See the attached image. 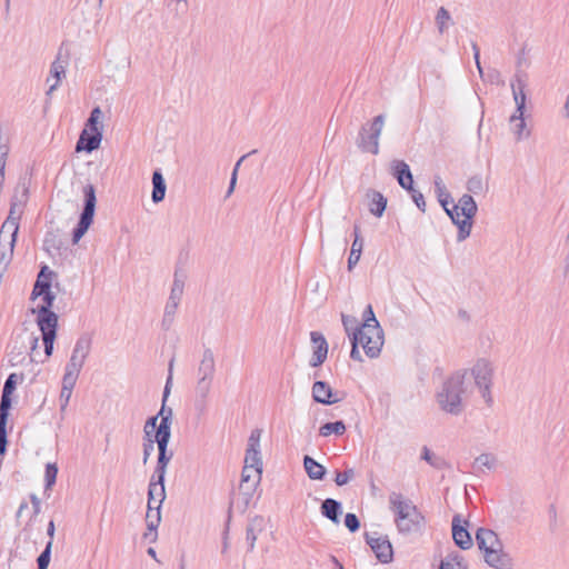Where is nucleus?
Returning a JSON list of instances; mask_svg holds the SVG:
<instances>
[{"label":"nucleus","instance_id":"nucleus-61","mask_svg":"<svg viewBox=\"0 0 569 569\" xmlns=\"http://www.w3.org/2000/svg\"><path fill=\"white\" fill-rule=\"evenodd\" d=\"M421 458L432 467H439V459L427 447H423Z\"/></svg>","mask_w":569,"mask_h":569},{"label":"nucleus","instance_id":"nucleus-44","mask_svg":"<svg viewBox=\"0 0 569 569\" xmlns=\"http://www.w3.org/2000/svg\"><path fill=\"white\" fill-rule=\"evenodd\" d=\"M102 111L99 107L92 109L89 119L87 120L86 128L91 132H102Z\"/></svg>","mask_w":569,"mask_h":569},{"label":"nucleus","instance_id":"nucleus-49","mask_svg":"<svg viewBox=\"0 0 569 569\" xmlns=\"http://www.w3.org/2000/svg\"><path fill=\"white\" fill-rule=\"evenodd\" d=\"M439 569H466V566L459 555H452L441 561Z\"/></svg>","mask_w":569,"mask_h":569},{"label":"nucleus","instance_id":"nucleus-62","mask_svg":"<svg viewBox=\"0 0 569 569\" xmlns=\"http://www.w3.org/2000/svg\"><path fill=\"white\" fill-rule=\"evenodd\" d=\"M410 192H411L412 200L417 204V207L421 211H425L426 201H425L423 194L415 189L410 190Z\"/></svg>","mask_w":569,"mask_h":569},{"label":"nucleus","instance_id":"nucleus-55","mask_svg":"<svg viewBox=\"0 0 569 569\" xmlns=\"http://www.w3.org/2000/svg\"><path fill=\"white\" fill-rule=\"evenodd\" d=\"M157 416L158 419L160 418V422L158 423L157 430H159L162 427L163 422H166L168 430L170 431L172 410L170 408L166 409L164 406H162L161 410Z\"/></svg>","mask_w":569,"mask_h":569},{"label":"nucleus","instance_id":"nucleus-24","mask_svg":"<svg viewBox=\"0 0 569 569\" xmlns=\"http://www.w3.org/2000/svg\"><path fill=\"white\" fill-rule=\"evenodd\" d=\"M392 169L398 183L408 191L412 190L413 178L409 166L402 160H395L392 162Z\"/></svg>","mask_w":569,"mask_h":569},{"label":"nucleus","instance_id":"nucleus-3","mask_svg":"<svg viewBox=\"0 0 569 569\" xmlns=\"http://www.w3.org/2000/svg\"><path fill=\"white\" fill-rule=\"evenodd\" d=\"M468 371H458L449 377L437 395V402L441 410L458 416L463 411V396L466 393L465 380Z\"/></svg>","mask_w":569,"mask_h":569},{"label":"nucleus","instance_id":"nucleus-63","mask_svg":"<svg viewBox=\"0 0 569 569\" xmlns=\"http://www.w3.org/2000/svg\"><path fill=\"white\" fill-rule=\"evenodd\" d=\"M471 48L473 51V59H475L479 76L483 79V70H482V67L480 63V49L476 42L471 43Z\"/></svg>","mask_w":569,"mask_h":569},{"label":"nucleus","instance_id":"nucleus-5","mask_svg":"<svg viewBox=\"0 0 569 569\" xmlns=\"http://www.w3.org/2000/svg\"><path fill=\"white\" fill-rule=\"evenodd\" d=\"M495 373V366L492 361L487 358H479L470 368V375L473 378L475 385L479 389V392L483 401L491 406L493 402L491 387Z\"/></svg>","mask_w":569,"mask_h":569},{"label":"nucleus","instance_id":"nucleus-36","mask_svg":"<svg viewBox=\"0 0 569 569\" xmlns=\"http://www.w3.org/2000/svg\"><path fill=\"white\" fill-rule=\"evenodd\" d=\"M368 196L370 197L369 211L376 217H381L386 210L387 199L378 191H371Z\"/></svg>","mask_w":569,"mask_h":569},{"label":"nucleus","instance_id":"nucleus-38","mask_svg":"<svg viewBox=\"0 0 569 569\" xmlns=\"http://www.w3.org/2000/svg\"><path fill=\"white\" fill-rule=\"evenodd\" d=\"M435 20H436V24H437V28H438V31L440 34H443L445 32H447L449 27L451 24H453L451 14L445 7H440L437 10Z\"/></svg>","mask_w":569,"mask_h":569},{"label":"nucleus","instance_id":"nucleus-35","mask_svg":"<svg viewBox=\"0 0 569 569\" xmlns=\"http://www.w3.org/2000/svg\"><path fill=\"white\" fill-rule=\"evenodd\" d=\"M183 290H184V274L179 271H176L168 299L171 300L172 302L180 303L182 296H183Z\"/></svg>","mask_w":569,"mask_h":569},{"label":"nucleus","instance_id":"nucleus-34","mask_svg":"<svg viewBox=\"0 0 569 569\" xmlns=\"http://www.w3.org/2000/svg\"><path fill=\"white\" fill-rule=\"evenodd\" d=\"M77 381L68 380V379H61V390L59 395V405H60V412L64 413L68 405L70 402L73 388L76 387Z\"/></svg>","mask_w":569,"mask_h":569},{"label":"nucleus","instance_id":"nucleus-50","mask_svg":"<svg viewBox=\"0 0 569 569\" xmlns=\"http://www.w3.org/2000/svg\"><path fill=\"white\" fill-rule=\"evenodd\" d=\"M158 428V416L150 417L143 427V442H148V439H154V435Z\"/></svg>","mask_w":569,"mask_h":569},{"label":"nucleus","instance_id":"nucleus-19","mask_svg":"<svg viewBox=\"0 0 569 569\" xmlns=\"http://www.w3.org/2000/svg\"><path fill=\"white\" fill-rule=\"evenodd\" d=\"M510 87L512 91V98L516 104V110L513 113L525 114L527 102L526 80L520 74H516L510 83Z\"/></svg>","mask_w":569,"mask_h":569},{"label":"nucleus","instance_id":"nucleus-45","mask_svg":"<svg viewBox=\"0 0 569 569\" xmlns=\"http://www.w3.org/2000/svg\"><path fill=\"white\" fill-rule=\"evenodd\" d=\"M179 305V302H172L169 299L167 300L162 318V327L164 329L168 330L172 326Z\"/></svg>","mask_w":569,"mask_h":569},{"label":"nucleus","instance_id":"nucleus-7","mask_svg":"<svg viewBox=\"0 0 569 569\" xmlns=\"http://www.w3.org/2000/svg\"><path fill=\"white\" fill-rule=\"evenodd\" d=\"M39 339L38 335L28 332L27 329L18 333L10 345L9 363L13 367L19 366L24 361L27 353L32 357L39 346Z\"/></svg>","mask_w":569,"mask_h":569},{"label":"nucleus","instance_id":"nucleus-37","mask_svg":"<svg viewBox=\"0 0 569 569\" xmlns=\"http://www.w3.org/2000/svg\"><path fill=\"white\" fill-rule=\"evenodd\" d=\"M262 531V520L261 519H254L252 520L246 530V541L248 543L249 551H252L256 546V541Z\"/></svg>","mask_w":569,"mask_h":569},{"label":"nucleus","instance_id":"nucleus-58","mask_svg":"<svg viewBox=\"0 0 569 569\" xmlns=\"http://www.w3.org/2000/svg\"><path fill=\"white\" fill-rule=\"evenodd\" d=\"M246 156H242L236 163L233 170H232V173H231V179H230V184H229V189L227 191V197H229L233 190H234V186L237 183V174H238V170H239V167L242 162V160L244 159Z\"/></svg>","mask_w":569,"mask_h":569},{"label":"nucleus","instance_id":"nucleus-12","mask_svg":"<svg viewBox=\"0 0 569 569\" xmlns=\"http://www.w3.org/2000/svg\"><path fill=\"white\" fill-rule=\"evenodd\" d=\"M261 433L262 431L260 429H254L251 431L248 439L243 467L259 469L262 471V459L260 453Z\"/></svg>","mask_w":569,"mask_h":569},{"label":"nucleus","instance_id":"nucleus-54","mask_svg":"<svg viewBox=\"0 0 569 569\" xmlns=\"http://www.w3.org/2000/svg\"><path fill=\"white\" fill-rule=\"evenodd\" d=\"M58 467L56 463H48L46 466V489H50L57 480Z\"/></svg>","mask_w":569,"mask_h":569},{"label":"nucleus","instance_id":"nucleus-47","mask_svg":"<svg viewBox=\"0 0 569 569\" xmlns=\"http://www.w3.org/2000/svg\"><path fill=\"white\" fill-rule=\"evenodd\" d=\"M363 249V240H353L348 258V270H352L359 262Z\"/></svg>","mask_w":569,"mask_h":569},{"label":"nucleus","instance_id":"nucleus-22","mask_svg":"<svg viewBox=\"0 0 569 569\" xmlns=\"http://www.w3.org/2000/svg\"><path fill=\"white\" fill-rule=\"evenodd\" d=\"M101 140L102 132H91L88 129H83L76 144V151L80 152L84 150L87 152H92L100 147Z\"/></svg>","mask_w":569,"mask_h":569},{"label":"nucleus","instance_id":"nucleus-11","mask_svg":"<svg viewBox=\"0 0 569 569\" xmlns=\"http://www.w3.org/2000/svg\"><path fill=\"white\" fill-rule=\"evenodd\" d=\"M171 431L168 430L166 422H163L162 427L156 431L154 440H157L158 446V461L154 469V476L160 480H164L167 466L172 458V453L167 452L168 443L170 440Z\"/></svg>","mask_w":569,"mask_h":569},{"label":"nucleus","instance_id":"nucleus-57","mask_svg":"<svg viewBox=\"0 0 569 569\" xmlns=\"http://www.w3.org/2000/svg\"><path fill=\"white\" fill-rule=\"evenodd\" d=\"M345 525L351 531L355 532L359 529L360 522L355 513H347L345 517Z\"/></svg>","mask_w":569,"mask_h":569},{"label":"nucleus","instance_id":"nucleus-15","mask_svg":"<svg viewBox=\"0 0 569 569\" xmlns=\"http://www.w3.org/2000/svg\"><path fill=\"white\" fill-rule=\"evenodd\" d=\"M262 472L259 469L243 467L241 472L240 490L246 497V503L252 498L261 481Z\"/></svg>","mask_w":569,"mask_h":569},{"label":"nucleus","instance_id":"nucleus-27","mask_svg":"<svg viewBox=\"0 0 569 569\" xmlns=\"http://www.w3.org/2000/svg\"><path fill=\"white\" fill-rule=\"evenodd\" d=\"M166 499L164 480H160L157 476H152L149 490H148V503L152 506H161Z\"/></svg>","mask_w":569,"mask_h":569},{"label":"nucleus","instance_id":"nucleus-13","mask_svg":"<svg viewBox=\"0 0 569 569\" xmlns=\"http://www.w3.org/2000/svg\"><path fill=\"white\" fill-rule=\"evenodd\" d=\"M68 67V58L62 57L61 52H59L54 59V61L50 66L49 76L47 78V83L49 84L47 94H52L53 91H56L61 81L66 78Z\"/></svg>","mask_w":569,"mask_h":569},{"label":"nucleus","instance_id":"nucleus-31","mask_svg":"<svg viewBox=\"0 0 569 569\" xmlns=\"http://www.w3.org/2000/svg\"><path fill=\"white\" fill-rule=\"evenodd\" d=\"M321 513L332 522L339 523L341 503L335 499L328 498L321 505Z\"/></svg>","mask_w":569,"mask_h":569},{"label":"nucleus","instance_id":"nucleus-4","mask_svg":"<svg viewBox=\"0 0 569 569\" xmlns=\"http://www.w3.org/2000/svg\"><path fill=\"white\" fill-rule=\"evenodd\" d=\"M477 211L475 199L467 193L461 196L456 204L447 209V214L458 228V242L465 241L470 236Z\"/></svg>","mask_w":569,"mask_h":569},{"label":"nucleus","instance_id":"nucleus-39","mask_svg":"<svg viewBox=\"0 0 569 569\" xmlns=\"http://www.w3.org/2000/svg\"><path fill=\"white\" fill-rule=\"evenodd\" d=\"M346 425L342 420L335 422H327L319 428L321 437H329L331 435L342 436L346 432Z\"/></svg>","mask_w":569,"mask_h":569},{"label":"nucleus","instance_id":"nucleus-42","mask_svg":"<svg viewBox=\"0 0 569 569\" xmlns=\"http://www.w3.org/2000/svg\"><path fill=\"white\" fill-rule=\"evenodd\" d=\"M497 459L493 455L482 453L473 462L475 470L482 472L485 469L491 470L496 467Z\"/></svg>","mask_w":569,"mask_h":569},{"label":"nucleus","instance_id":"nucleus-48","mask_svg":"<svg viewBox=\"0 0 569 569\" xmlns=\"http://www.w3.org/2000/svg\"><path fill=\"white\" fill-rule=\"evenodd\" d=\"M341 321L343 325V328L350 339L353 338V333H356L360 326H358V320L353 316H347L345 313L341 315Z\"/></svg>","mask_w":569,"mask_h":569},{"label":"nucleus","instance_id":"nucleus-40","mask_svg":"<svg viewBox=\"0 0 569 569\" xmlns=\"http://www.w3.org/2000/svg\"><path fill=\"white\" fill-rule=\"evenodd\" d=\"M433 184L438 200L447 212V209H449L448 206L450 203V193L448 192L442 179L439 176L435 178Z\"/></svg>","mask_w":569,"mask_h":569},{"label":"nucleus","instance_id":"nucleus-16","mask_svg":"<svg viewBox=\"0 0 569 569\" xmlns=\"http://www.w3.org/2000/svg\"><path fill=\"white\" fill-rule=\"evenodd\" d=\"M468 521L462 519L460 515H456L452 519V538L455 543L463 549L468 550L472 547V538L467 529Z\"/></svg>","mask_w":569,"mask_h":569},{"label":"nucleus","instance_id":"nucleus-46","mask_svg":"<svg viewBox=\"0 0 569 569\" xmlns=\"http://www.w3.org/2000/svg\"><path fill=\"white\" fill-rule=\"evenodd\" d=\"M9 416V408L0 407V453L3 455L7 446L6 425Z\"/></svg>","mask_w":569,"mask_h":569},{"label":"nucleus","instance_id":"nucleus-60","mask_svg":"<svg viewBox=\"0 0 569 569\" xmlns=\"http://www.w3.org/2000/svg\"><path fill=\"white\" fill-rule=\"evenodd\" d=\"M154 443H157V440L154 439H148V442H143V463H147L150 456L152 455L154 450Z\"/></svg>","mask_w":569,"mask_h":569},{"label":"nucleus","instance_id":"nucleus-33","mask_svg":"<svg viewBox=\"0 0 569 569\" xmlns=\"http://www.w3.org/2000/svg\"><path fill=\"white\" fill-rule=\"evenodd\" d=\"M152 186H153L152 196H151L152 201L154 203H158L164 199L166 190H167L164 178L159 170H156L152 173Z\"/></svg>","mask_w":569,"mask_h":569},{"label":"nucleus","instance_id":"nucleus-52","mask_svg":"<svg viewBox=\"0 0 569 569\" xmlns=\"http://www.w3.org/2000/svg\"><path fill=\"white\" fill-rule=\"evenodd\" d=\"M356 477V471L353 468H347L345 471L336 472L335 482L337 486L341 487L347 485Z\"/></svg>","mask_w":569,"mask_h":569},{"label":"nucleus","instance_id":"nucleus-28","mask_svg":"<svg viewBox=\"0 0 569 569\" xmlns=\"http://www.w3.org/2000/svg\"><path fill=\"white\" fill-rule=\"evenodd\" d=\"M23 379H24L23 373H14L13 372V373L9 375V377L7 378L4 386H3L0 407L10 409V407H11V398L10 397L13 393V391L16 390L17 385L21 383L23 381Z\"/></svg>","mask_w":569,"mask_h":569},{"label":"nucleus","instance_id":"nucleus-56","mask_svg":"<svg viewBox=\"0 0 569 569\" xmlns=\"http://www.w3.org/2000/svg\"><path fill=\"white\" fill-rule=\"evenodd\" d=\"M9 153V147L4 139L0 137V173H4L6 161Z\"/></svg>","mask_w":569,"mask_h":569},{"label":"nucleus","instance_id":"nucleus-59","mask_svg":"<svg viewBox=\"0 0 569 569\" xmlns=\"http://www.w3.org/2000/svg\"><path fill=\"white\" fill-rule=\"evenodd\" d=\"M13 254V248L0 244V262L10 263Z\"/></svg>","mask_w":569,"mask_h":569},{"label":"nucleus","instance_id":"nucleus-6","mask_svg":"<svg viewBox=\"0 0 569 569\" xmlns=\"http://www.w3.org/2000/svg\"><path fill=\"white\" fill-rule=\"evenodd\" d=\"M91 351V339L83 335L79 337L72 348L70 358L64 366L63 379L78 381L82 368Z\"/></svg>","mask_w":569,"mask_h":569},{"label":"nucleus","instance_id":"nucleus-41","mask_svg":"<svg viewBox=\"0 0 569 569\" xmlns=\"http://www.w3.org/2000/svg\"><path fill=\"white\" fill-rule=\"evenodd\" d=\"M161 506H150L148 503V511L146 515V522H147V529L150 531H156L160 521H161V513H160Z\"/></svg>","mask_w":569,"mask_h":569},{"label":"nucleus","instance_id":"nucleus-43","mask_svg":"<svg viewBox=\"0 0 569 569\" xmlns=\"http://www.w3.org/2000/svg\"><path fill=\"white\" fill-rule=\"evenodd\" d=\"M48 270V267H43L38 276L36 284L32 290V299H38L39 295L51 291L50 282L48 279H44V272Z\"/></svg>","mask_w":569,"mask_h":569},{"label":"nucleus","instance_id":"nucleus-21","mask_svg":"<svg viewBox=\"0 0 569 569\" xmlns=\"http://www.w3.org/2000/svg\"><path fill=\"white\" fill-rule=\"evenodd\" d=\"M509 127L517 142L526 140L531 136V129L526 123L525 114L512 113L509 117Z\"/></svg>","mask_w":569,"mask_h":569},{"label":"nucleus","instance_id":"nucleus-30","mask_svg":"<svg viewBox=\"0 0 569 569\" xmlns=\"http://www.w3.org/2000/svg\"><path fill=\"white\" fill-rule=\"evenodd\" d=\"M212 382L213 380L197 379V385L194 388L197 406H200L201 408L206 407L207 399L212 388Z\"/></svg>","mask_w":569,"mask_h":569},{"label":"nucleus","instance_id":"nucleus-17","mask_svg":"<svg viewBox=\"0 0 569 569\" xmlns=\"http://www.w3.org/2000/svg\"><path fill=\"white\" fill-rule=\"evenodd\" d=\"M39 331L41 332V339L44 347L46 358L49 359L54 350V342L57 339L58 323H51L50 319H44L37 323Z\"/></svg>","mask_w":569,"mask_h":569},{"label":"nucleus","instance_id":"nucleus-14","mask_svg":"<svg viewBox=\"0 0 569 569\" xmlns=\"http://www.w3.org/2000/svg\"><path fill=\"white\" fill-rule=\"evenodd\" d=\"M40 303L37 305L31 311L36 316V323H40V321H44V319H50L51 323H58V315L51 311V307L56 299V296L52 291L39 295Z\"/></svg>","mask_w":569,"mask_h":569},{"label":"nucleus","instance_id":"nucleus-23","mask_svg":"<svg viewBox=\"0 0 569 569\" xmlns=\"http://www.w3.org/2000/svg\"><path fill=\"white\" fill-rule=\"evenodd\" d=\"M351 341V352H350V357L351 359L353 360H357V361H362V357H361V353L358 349V346L360 345L365 351V353L369 357V358H377L380 352H381V348L383 346V343H379L378 345V348H377V352L373 355L371 353V351L366 347H370L371 348V342L367 343V338L362 335H359V333H353V338L350 339Z\"/></svg>","mask_w":569,"mask_h":569},{"label":"nucleus","instance_id":"nucleus-2","mask_svg":"<svg viewBox=\"0 0 569 569\" xmlns=\"http://www.w3.org/2000/svg\"><path fill=\"white\" fill-rule=\"evenodd\" d=\"M388 502L399 533H415L425 527V517L412 500L400 492L393 491L389 495Z\"/></svg>","mask_w":569,"mask_h":569},{"label":"nucleus","instance_id":"nucleus-20","mask_svg":"<svg viewBox=\"0 0 569 569\" xmlns=\"http://www.w3.org/2000/svg\"><path fill=\"white\" fill-rule=\"evenodd\" d=\"M311 342L315 345L312 358L310 360L311 367H318L325 362L328 355V343L322 333L312 331L310 333Z\"/></svg>","mask_w":569,"mask_h":569},{"label":"nucleus","instance_id":"nucleus-64","mask_svg":"<svg viewBox=\"0 0 569 569\" xmlns=\"http://www.w3.org/2000/svg\"><path fill=\"white\" fill-rule=\"evenodd\" d=\"M172 369H173V360L170 361L169 363V375H168V378H167V381H166V386H164V390H163V402L166 401L169 392H170V387H171V383H172Z\"/></svg>","mask_w":569,"mask_h":569},{"label":"nucleus","instance_id":"nucleus-1","mask_svg":"<svg viewBox=\"0 0 569 569\" xmlns=\"http://www.w3.org/2000/svg\"><path fill=\"white\" fill-rule=\"evenodd\" d=\"M476 542L482 553L485 563L492 569H515L516 561L499 536L491 529L479 528Z\"/></svg>","mask_w":569,"mask_h":569},{"label":"nucleus","instance_id":"nucleus-32","mask_svg":"<svg viewBox=\"0 0 569 569\" xmlns=\"http://www.w3.org/2000/svg\"><path fill=\"white\" fill-rule=\"evenodd\" d=\"M303 467L308 477L312 480H321L326 475L325 467L309 456H305Z\"/></svg>","mask_w":569,"mask_h":569},{"label":"nucleus","instance_id":"nucleus-51","mask_svg":"<svg viewBox=\"0 0 569 569\" xmlns=\"http://www.w3.org/2000/svg\"><path fill=\"white\" fill-rule=\"evenodd\" d=\"M467 190L473 194H480L485 191V183L480 176H472L467 181Z\"/></svg>","mask_w":569,"mask_h":569},{"label":"nucleus","instance_id":"nucleus-29","mask_svg":"<svg viewBox=\"0 0 569 569\" xmlns=\"http://www.w3.org/2000/svg\"><path fill=\"white\" fill-rule=\"evenodd\" d=\"M214 373L216 363L213 353L210 350H206L198 367L197 379L213 380Z\"/></svg>","mask_w":569,"mask_h":569},{"label":"nucleus","instance_id":"nucleus-9","mask_svg":"<svg viewBox=\"0 0 569 569\" xmlns=\"http://www.w3.org/2000/svg\"><path fill=\"white\" fill-rule=\"evenodd\" d=\"M385 119L383 114H379L373 118L369 127L362 126L358 139V147L362 151L372 154L379 153V139L385 126Z\"/></svg>","mask_w":569,"mask_h":569},{"label":"nucleus","instance_id":"nucleus-8","mask_svg":"<svg viewBox=\"0 0 569 569\" xmlns=\"http://www.w3.org/2000/svg\"><path fill=\"white\" fill-rule=\"evenodd\" d=\"M83 197H84V207L80 214L79 222L73 230L72 242L78 243L79 240L84 236L88 231L89 227L93 221L94 210H96V189L92 184H87L83 187Z\"/></svg>","mask_w":569,"mask_h":569},{"label":"nucleus","instance_id":"nucleus-18","mask_svg":"<svg viewBox=\"0 0 569 569\" xmlns=\"http://www.w3.org/2000/svg\"><path fill=\"white\" fill-rule=\"evenodd\" d=\"M367 543L371 547L377 559L381 563H389L393 558V550L387 538H370L367 536Z\"/></svg>","mask_w":569,"mask_h":569},{"label":"nucleus","instance_id":"nucleus-53","mask_svg":"<svg viewBox=\"0 0 569 569\" xmlns=\"http://www.w3.org/2000/svg\"><path fill=\"white\" fill-rule=\"evenodd\" d=\"M52 541L49 540L44 550L40 553L37 559L38 569H47L50 563Z\"/></svg>","mask_w":569,"mask_h":569},{"label":"nucleus","instance_id":"nucleus-26","mask_svg":"<svg viewBox=\"0 0 569 569\" xmlns=\"http://www.w3.org/2000/svg\"><path fill=\"white\" fill-rule=\"evenodd\" d=\"M18 230L19 223L17 222V218H7L0 229V244L14 248Z\"/></svg>","mask_w":569,"mask_h":569},{"label":"nucleus","instance_id":"nucleus-25","mask_svg":"<svg viewBox=\"0 0 569 569\" xmlns=\"http://www.w3.org/2000/svg\"><path fill=\"white\" fill-rule=\"evenodd\" d=\"M312 398L316 402L322 405H332L340 401L339 398H333L331 387L325 381H316L312 386Z\"/></svg>","mask_w":569,"mask_h":569},{"label":"nucleus","instance_id":"nucleus-10","mask_svg":"<svg viewBox=\"0 0 569 569\" xmlns=\"http://www.w3.org/2000/svg\"><path fill=\"white\" fill-rule=\"evenodd\" d=\"M356 333L365 336L367 338L366 342L373 345L371 348L366 346L373 355L377 352L378 345L383 343V331L376 319L371 305H368L365 309L363 322Z\"/></svg>","mask_w":569,"mask_h":569}]
</instances>
